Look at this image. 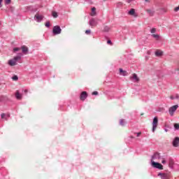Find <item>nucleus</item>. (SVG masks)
<instances>
[{"mask_svg": "<svg viewBox=\"0 0 179 179\" xmlns=\"http://www.w3.org/2000/svg\"><path fill=\"white\" fill-rule=\"evenodd\" d=\"M158 124H159V118H157V117H155L153 118V121L152 123V132H155V131H156V128H157Z\"/></svg>", "mask_w": 179, "mask_h": 179, "instance_id": "nucleus-1", "label": "nucleus"}, {"mask_svg": "<svg viewBox=\"0 0 179 179\" xmlns=\"http://www.w3.org/2000/svg\"><path fill=\"white\" fill-rule=\"evenodd\" d=\"M62 31V29H61V27L56 25L53 27L52 33L55 36H57L58 34H61V32Z\"/></svg>", "mask_w": 179, "mask_h": 179, "instance_id": "nucleus-2", "label": "nucleus"}, {"mask_svg": "<svg viewBox=\"0 0 179 179\" xmlns=\"http://www.w3.org/2000/svg\"><path fill=\"white\" fill-rule=\"evenodd\" d=\"M177 108H178V105H174L169 108V113L171 117H173V115H174V113H176V111H177Z\"/></svg>", "mask_w": 179, "mask_h": 179, "instance_id": "nucleus-3", "label": "nucleus"}, {"mask_svg": "<svg viewBox=\"0 0 179 179\" xmlns=\"http://www.w3.org/2000/svg\"><path fill=\"white\" fill-rule=\"evenodd\" d=\"M151 162L152 167H155V169H159V170H163V165H162V164L155 162L152 160H151Z\"/></svg>", "mask_w": 179, "mask_h": 179, "instance_id": "nucleus-4", "label": "nucleus"}, {"mask_svg": "<svg viewBox=\"0 0 179 179\" xmlns=\"http://www.w3.org/2000/svg\"><path fill=\"white\" fill-rule=\"evenodd\" d=\"M43 19L44 16L38 14V13H37L34 16V20H36V22H38V23L41 22Z\"/></svg>", "mask_w": 179, "mask_h": 179, "instance_id": "nucleus-5", "label": "nucleus"}, {"mask_svg": "<svg viewBox=\"0 0 179 179\" xmlns=\"http://www.w3.org/2000/svg\"><path fill=\"white\" fill-rule=\"evenodd\" d=\"M89 24L92 27H96L97 26V21L94 18H91L89 21Z\"/></svg>", "mask_w": 179, "mask_h": 179, "instance_id": "nucleus-6", "label": "nucleus"}, {"mask_svg": "<svg viewBox=\"0 0 179 179\" xmlns=\"http://www.w3.org/2000/svg\"><path fill=\"white\" fill-rule=\"evenodd\" d=\"M172 145L173 148H178L179 146V137H176L173 142H172Z\"/></svg>", "mask_w": 179, "mask_h": 179, "instance_id": "nucleus-7", "label": "nucleus"}, {"mask_svg": "<svg viewBox=\"0 0 179 179\" xmlns=\"http://www.w3.org/2000/svg\"><path fill=\"white\" fill-rule=\"evenodd\" d=\"M86 99H87V92H83L80 96V99L82 101H85V100H86Z\"/></svg>", "mask_w": 179, "mask_h": 179, "instance_id": "nucleus-8", "label": "nucleus"}, {"mask_svg": "<svg viewBox=\"0 0 179 179\" xmlns=\"http://www.w3.org/2000/svg\"><path fill=\"white\" fill-rule=\"evenodd\" d=\"M128 14L130 15V16H134V17H136L138 15L135 12V9L131 8L130 10H129Z\"/></svg>", "mask_w": 179, "mask_h": 179, "instance_id": "nucleus-9", "label": "nucleus"}, {"mask_svg": "<svg viewBox=\"0 0 179 179\" xmlns=\"http://www.w3.org/2000/svg\"><path fill=\"white\" fill-rule=\"evenodd\" d=\"M156 159H162V156H160V153L159 152H155L152 156V160H155Z\"/></svg>", "mask_w": 179, "mask_h": 179, "instance_id": "nucleus-10", "label": "nucleus"}, {"mask_svg": "<svg viewBox=\"0 0 179 179\" xmlns=\"http://www.w3.org/2000/svg\"><path fill=\"white\" fill-rule=\"evenodd\" d=\"M169 166L170 169H174V160L172 158L169 159Z\"/></svg>", "mask_w": 179, "mask_h": 179, "instance_id": "nucleus-11", "label": "nucleus"}, {"mask_svg": "<svg viewBox=\"0 0 179 179\" xmlns=\"http://www.w3.org/2000/svg\"><path fill=\"white\" fill-rule=\"evenodd\" d=\"M21 50H22L23 54H24L25 55H27V53L29 52V48L24 45L21 47Z\"/></svg>", "mask_w": 179, "mask_h": 179, "instance_id": "nucleus-12", "label": "nucleus"}, {"mask_svg": "<svg viewBox=\"0 0 179 179\" xmlns=\"http://www.w3.org/2000/svg\"><path fill=\"white\" fill-rule=\"evenodd\" d=\"M13 59L15 63L17 61H20V59H22V54L21 53L18 54L17 56L14 57Z\"/></svg>", "mask_w": 179, "mask_h": 179, "instance_id": "nucleus-13", "label": "nucleus"}, {"mask_svg": "<svg viewBox=\"0 0 179 179\" xmlns=\"http://www.w3.org/2000/svg\"><path fill=\"white\" fill-rule=\"evenodd\" d=\"M15 97L17 100H22V98L23 97V94H20L19 91H17L15 93Z\"/></svg>", "mask_w": 179, "mask_h": 179, "instance_id": "nucleus-14", "label": "nucleus"}, {"mask_svg": "<svg viewBox=\"0 0 179 179\" xmlns=\"http://www.w3.org/2000/svg\"><path fill=\"white\" fill-rule=\"evenodd\" d=\"M158 176H160L162 179H169V174H167V173H158Z\"/></svg>", "mask_w": 179, "mask_h": 179, "instance_id": "nucleus-15", "label": "nucleus"}, {"mask_svg": "<svg viewBox=\"0 0 179 179\" xmlns=\"http://www.w3.org/2000/svg\"><path fill=\"white\" fill-rule=\"evenodd\" d=\"M146 12L148 13V15H150V16H153L155 15V10L153 9L146 10Z\"/></svg>", "mask_w": 179, "mask_h": 179, "instance_id": "nucleus-16", "label": "nucleus"}, {"mask_svg": "<svg viewBox=\"0 0 179 179\" xmlns=\"http://www.w3.org/2000/svg\"><path fill=\"white\" fill-rule=\"evenodd\" d=\"M8 65H10V66H15V65H16V63L15 62V60L13 59L8 60Z\"/></svg>", "mask_w": 179, "mask_h": 179, "instance_id": "nucleus-17", "label": "nucleus"}, {"mask_svg": "<svg viewBox=\"0 0 179 179\" xmlns=\"http://www.w3.org/2000/svg\"><path fill=\"white\" fill-rule=\"evenodd\" d=\"M131 79H134V82H138L139 81V78L138 77V75L136 73H134L133 76L131 77Z\"/></svg>", "mask_w": 179, "mask_h": 179, "instance_id": "nucleus-18", "label": "nucleus"}, {"mask_svg": "<svg viewBox=\"0 0 179 179\" xmlns=\"http://www.w3.org/2000/svg\"><path fill=\"white\" fill-rule=\"evenodd\" d=\"M155 55L156 57H162V55H163V52H162V50H157L155 52Z\"/></svg>", "mask_w": 179, "mask_h": 179, "instance_id": "nucleus-19", "label": "nucleus"}, {"mask_svg": "<svg viewBox=\"0 0 179 179\" xmlns=\"http://www.w3.org/2000/svg\"><path fill=\"white\" fill-rule=\"evenodd\" d=\"M120 73H122V75L123 76H127V75H128V73L127 72V71H123V69H120Z\"/></svg>", "mask_w": 179, "mask_h": 179, "instance_id": "nucleus-20", "label": "nucleus"}, {"mask_svg": "<svg viewBox=\"0 0 179 179\" xmlns=\"http://www.w3.org/2000/svg\"><path fill=\"white\" fill-rule=\"evenodd\" d=\"M96 7H93L92 8V13H91V16H96Z\"/></svg>", "mask_w": 179, "mask_h": 179, "instance_id": "nucleus-21", "label": "nucleus"}, {"mask_svg": "<svg viewBox=\"0 0 179 179\" xmlns=\"http://www.w3.org/2000/svg\"><path fill=\"white\" fill-rule=\"evenodd\" d=\"M52 16L55 19H57V17H58V13H57V11H52Z\"/></svg>", "mask_w": 179, "mask_h": 179, "instance_id": "nucleus-22", "label": "nucleus"}, {"mask_svg": "<svg viewBox=\"0 0 179 179\" xmlns=\"http://www.w3.org/2000/svg\"><path fill=\"white\" fill-rule=\"evenodd\" d=\"M7 99H8V98L6 96H0V101H1V102L6 101V100H7Z\"/></svg>", "mask_w": 179, "mask_h": 179, "instance_id": "nucleus-23", "label": "nucleus"}, {"mask_svg": "<svg viewBox=\"0 0 179 179\" xmlns=\"http://www.w3.org/2000/svg\"><path fill=\"white\" fill-rule=\"evenodd\" d=\"M125 124L126 122L124 121V119H121L120 121V125H121L122 127H124Z\"/></svg>", "mask_w": 179, "mask_h": 179, "instance_id": "nucleus-24", "label": "nucleus"}, {"mask_svg": "<svg viewBox=\"0 0 179 179\" xmlns=\"http://www.w3.org/2000/svg\"><path fill=\"white\" fill-rule=\"evenodd\" d=\"M152 37L156 38V40H159V38H160V36H159V34H152Z\"/></svg>", "mask_w": 179, "mask_h": 179, "instance_id": "nucleus-25", "label": "nucleus"}, {"mask_svg": "<svg viewBox=\"0 0 179 179\" xmlns=\"http://www.w3.org/2000/svg\"><path fill=\"white\" fill-rule=\"evenodd\" d=\"M103 31H110V28L108 27V26L104 27Z\"/></svg>", "mask_w": 179, "mask_h": 179, "instance_id": "nucleus-26", "label": "nucleus"}, {"mask_svg": "<svg viewBox=\"0 0 179 179\" xmlns=\"http://www.w3.org/2000/svg\"><path fill=\"white\" fill-rule=\"evenodd\" d=\"M13 80H19V77H17V76H13L12 77Z\"/></svg>", "mask_w": 179, "mask_h": 179, "instance_id": "nucleus-27", "label": "nucleus"}, {"mask_svg": "<svg viewBox=\"0 0 179 179\" xmlns=\"http://www.w3.org/2000/svg\"><path fill=\"white\" fill-rule=\"evenodd\" d=\"M174 128H175V129H179V124L175 123L174 124Z\"/></svg>", "mask_w": 179, "mask_h": 179, "instance_id": "nucleus-28", "label": "nucleus"}, {"mask_svg": "<svg viewBox=\"0 0 179 179\" xmlns=\"http://www.w3.org/2000/svg\"><path fill=\"white\" fill-rule=\"evenodd\" d=\"M10 2H11V0H5V5H9Z\"/></svg>", "mask_w": 179, "mask_h": 179, "instance_id": "nucleus-29", "label": "nucleus"}, {"mask_svg": "<svg viewBox=\"0 0 179 179\" xmlns=\"http://www.w3.org/2000/svg\"><path fill=\"white\" fill-rule=\"evenodd\" d=\"M116 5H117V8H121V6H122V3L119 2Z\"/></svg>", "mask_w": 179, "mask_h": 179, "instance_id": "nucleus-30", "label": "nucleus"}, {"mask_svg": "<svg viewBox=\"0 0 179 179\" xmlns=\"http://www.w3.org/2000/svg\"><path fill=\"white\" fill-rule=\"evenodd\" d=\"M92 94L93 96H97V94H99V92H98L97 91H94V92H93L92 93Z\"/></svg>", "mask_w": 179, "mask_h": 179, "instance_id": "nucleus-31", "label": "nucleus"}, {"mask_svg": "<svg viewBox=\"0 0 179 179\" xmlns=\"http://www.w3.org/2000/svg\"><path fill=\"white\" fill-rule=\"evenodd\" d=\"M150 33H152V34H153V33H156V29H155V28H152V29H151V30H150Z\"/></svg>", "mask_w": 179, "mask_h": 179, "instance_id": "nucleus-32", "label": "nucleus"}, {"mask_svg": "<svg viewBox=\"0 0 179 179\" xmlns=\"http://www.w3.org/2000/svg\"><path fill=\"white\" fill-rule=\"evenodd\" d=\"M92 33V31H90V29H87L85 31V34H90Z\"/></svg>", "mask_w": 179, "mask_h": 179, "instance_id": "nucleus-33", "label": "nucleus"}, {"mask_svg": "<svg viewBox=\"0 0 179 179\" xmlns=\"http://www.w3.org/2000/svg\"><path fill=\"white\" fill-rule=\"evenodd\" d=\"M107 44H109V45H113V42H111V40H108Z\"/></svg>", "mask_w": 179, "mask_h": 179, "instance_id": "nucleus-34", "label": "nucleus"}, {"mask_svg": "<svg viewBox=\"0 0 179 179\" xmlns=\"http://www.w3.org/2000/svg\"><path fill=\"white\" fill-rule=\"evenodd\" d=\"M17 51H19V48H15L13 49V52H17Z\"/></svg>", "mask_w": 179, "mask_h": 179, "instance_id": "nucleus-35", "label": "nucleus"}, {"mask_svg": "<svg viewBox=\"0 0 179 179\" xmlns=\"http://www.w3.org/2000/svg\"><path fill=\"white\" fill-rule=\"evenodd\" d=\"M46 27H50V22H47L45 24Z\"/></svg>", "mask_w": 179, "mask_h": 179, "instance_id": "nucleus-36", "label": "nucleus"}, {"mask_svg": "<svg viewBox=\"0 0 179 179\" xmlns=\"http://www.w3.org/2000/svg\"><path fill=\"white\" fill-rule=\"evenodd\" d=\"M1 117L2 119H3V118H5V117H6V115L5 113H2L1 115Z\"/></svg>", "mask_w": 179, "mask_h": 179, "instance_id": "nucleus-37", "label": "nucleus"}, {"mask_svg": "<svg viewBox=\"0 0 179 179\" xmlns=\"http://www.w3.org/2000/svg\"><path fill=\"white\" fill-rule=\"evenodd\" d=\"M175 12H178L179 10V6L174 9Z\"/></svg>", "mask_w": 179, "mask_h": 179, "instance_id": "nucleus-38", "label": "nucleus"}, {"mask_svg": "<svg viewBox=\"0 0 179 179\" xmlns=\"http://www.w3.org/2000/svg\"><path fill=\"white\" fill-rule=\"evenodd\" d=\"M132 0H126V2H127V3H131Z\"/></svg>", "mask_w": 179, "mask_h": 179, "instance_id": "nucleus-39", "label": "nucleus"}, {"mask_svg": "<svg viewBox=\"0 0 179 179\" xmlns=\"http://www.w3.org/2000/svg\"><path fill=\"white\" fill-rule=\"evenodd\" d=\"M2 1L3 0H0V8H2Z\"/></svg>", "mask_w": 179, "mask_h": 179, "instance_id": "nucleus-40", "label": "nucleus"}, {"mask_svg": "<svg viewBox=\"0 0 179 179\" xmlns=\"http://www.w3.org/2000/svg\"><path fill=\"white\" fill-rule=\"evenodd\" d=\"M141 134H142V133H141V132L137 133V137L141 136Z\"/></svg>", "mask_w": 179, "mask_h": 179, "instance_id": "nucleus-41", "label": "nucleus"}, {"mask_svg": "<svg viewBox=\"0 0 179 179\" xmlns=\"http://www.w3.org/2000/svg\"><path fill=\"white\" fill-rule=\"evenodd\" d=\"M162 164H166V160H162Z\"/></svg>", "mask_w": 179, "mask_h": 179, "instance_id": "nucleus-42", "label": "nucleus"}, {"mask_svg": "<svg viewBox=\"0 0 179 179\" xmlns=\"http://www.w3.org/2000/svg\"><path fill=\"white\" fill-rule=\"evenodd\" d=\"M24 92L25 94H27V92H28L27 90H24Z\"/></svg>", "mask_w": 179, "mask_h": 179, "instance_id": "nucleus-43", "label": "nucleus"}, {"mask_svg": "<svg viewBox=\"0 0 179 179\" xmlns=\"http://www.w3.org/2000/svg\"><path fill=\"white\" fill-rule=\"evenodd\" d=\"M174 99H175L174 96H171V100H174Z\"/></svg>", "mask_w": 179, "mask_h": 179, "instance_id": "nucleus-44", "label": "nucleus"}, {"mask_svg": "<svg viewBox=\"0 0 179 179\" xmlns=\"http://www.w3.org/2000/svg\"><path fill=\"white\" fill-rule=\"evenodd\" d=\"M145 2H150V0H145Z\"/></svg>", "mask_w": 179, "mask_h": 179, "instance_id": "nucleus-45", "label": "nucleus"}, {"mask_svg": "<svg viewBox=\"0 0 179 179\" xmlns=\"http://www.w3.org/2000/svg\"><path fill=\"white\" fill-rule=\"evenodd\" d=\"M176 99H178V95L176 96Z\"/></svg>", "mask_w": 179, "mask_h": 179, "instance_id": "nucleus-46", "label": "nucleus"}, {"mask_svg": "<svg viewBox=\"0 0 179 179\" xmlns=\"http://www.w3.org/2000/svg\"><path fill=\"white\" fill-rule=\"evenodd\" d=\"M166 132H167V129H165Z\"/></svg>", "mask_w": 179, "mask_h": 179, "instance_id": "nucleus-47", "label": "nucleus"}, {"mask_svg": "<svg viewBox=\"0 0 179 179\" xmlns=\"http://www.w3.org/2000/svg\"><path fill=\"white\" fill-rule=\"evenodd\" d=\"M131 138H134V136H131Z\"/></svg>", "mask_w": 179, "mask_h": 179, "instance_id": "nucleus-48", "label": "nucleus"}]
</instances>
